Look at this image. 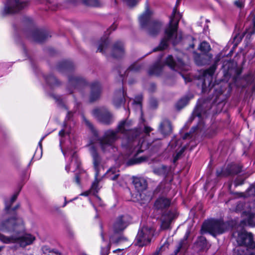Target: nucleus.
<instances>
[{
    "mask_svg": "<svg viewBox=\"0 0 255 255\" xmlns=\"http://www.w3.org/2000/svg\"><path fill=\"white\" fill-rule=\"evenodd\" d=\"M140 130L132 128L130 121L125 120L119 123L116 130H106L103 135L99 138L98 140L102 151L105 153L113 148L115 142L120 138L119 133L123 134L127 138L129 143L130 141H133V145L135 146L138 142L135 139L140 135Z\"/></svg>",
    "mask_w": 255,
    "mask_h": 255,
    "instance_id": "nucleus-1",
    "label": "nucleus"
},
{
    "mask_svg": "<svg viewBox=\"0 0 255 255\" xmlns=\"http://www.w3.org/2000/svg\"><path fill=\"white\" fill-rule=\"evenodd\" d=\"M181 17L180 14L179 12L177 13L176 8H174L172 15L170 17L168 27L164 31V37L161 40L159 46L154 48L153 51L166 49L169 41L172 42L173 45H176L181 40V36L177 35L178 23Z\"/></svg>",
    "mask_w": 255,
    "mask_h": 255,
    "instance_id": "nucleus-2",
    "label": "nucleus"
},
{
    "mask_svg": "<svg viewBox=\"0 0 255 255\" xmlns=\"http://www.w3.org/2000/svg\"><path fill=\"white\" fill-rule=\"evenodd\" d=\"M171 204V199L164 196L159 197L154 203V209L162 213L160 218V228L162 230L169 229L172 220L177 217V214L175 210L170 209L167 211Z\"/></svg>",
    "mask_w": 255,
    "mask_h": 255,
    "instance_id": "nucleus-3",
    "label": "nucleus"
},
{
    "mask_svg": "<svg viewBox=\"0 0 255 255\" xmlns=\"http://www.w3.org/2000/svg\"><path fill=\"white\" fill-rule=\"evenodd\" d=\"M161 145V142L158 139L154 140L151 143H148L144 139H140L133 148L134 157L127 161V165L130 166L146 161L148 158L147 156L138 157V155L147 149H150L152 152H155L158 151Z\"/></svg>",
    "mask_w": 255,
    "mask_h": 255,
    "instance_id": "nucleus-4",
    "label": "nucleus"
},
{
    "mask_svg": "<svg viewBox=\"0 0 255 255\" xmlns=\"http://www.w3.org/2000/svg\"><path fill=\"white\" fill-rule=\"evenodd\" d=\"M24 229V223L22 219L16 216L7 215L5 214L3 219L0 221V230L12 233H20Z\"/></svg>",
    "mask_w": 255,
    "mask_h": 255,
    "instance_id": "nucleus-5",
    "label": "nucleus"
},
{
    "mask_svg": "<svg viewBox=\"0 0 255 255\" xmlns=\"http://www.w3.org/2000/svg\"><path fill=\"white\" fill-rule=\"evenodd\" d=\"M151 14V12L147 7L139 17V22L141 28H145L149 35L155 36L159 33L162 24L158 20H150Z\"/></svg>",
    "mask_w": 255,
    "mask_h": 255,
    "instance_id": "nucleus-6",
    "label": "nucleus"
},
{
    "mask_svg": "<svg viewBox=\"0 0 255 255\" xmlns=\"http://www.w3.org/2000/svg\"><path fill=\"white\" fill-rule=\"evenodd\" d=\"M223 57L221 53L217 54L215 57L214 63L207 69L202 73L201 88L203 93L209 91L212 88V81L213 76L217 69L218 63Z\"/></svg>",
    "mask_w": 255,
    "mask_h": 255,
    "instance_id": "nucleus-7",
    "label": "nucleus"
},
{
    "mask_svg": "<svg viewBox=\"0 0 255 255\" xmlns=\"http://www.w3.org/2000/svg\"><path fill=\"white\" fill-rule=\"evenodd\" d=\"M24 229L20 233H16L15 235H11L10 237L0 234V241L5 244L17 243L21 247H25L32 243L35 237L30 234H24Z\"/></svg>",
    "mask_w": 255,
    "mask_h": 255,
    "instance_id": "nucleus-8",
    "label": "nucleus"
},
{
    "mask_svg": "<svg viewBox=\"0 0 255 255\" xmlns=\"http://www.w3.org/2000/svg\"><path fill=\"white\" fill-rule=\"evenodd\" d=\"M225 230V225L223 222L214 219L205 221L201 228V233H209L214 237L218 234H223Z\"/></svg>",
    "mask_w": 255,
    "mask_h": 255,
    "instance_id": "nucleus-9",
    "label": "nucleus"
},
{
    "mask_svg": "<svg viewBox=\"0 0 255 255\" xmlns=\"http://www.w3.org/2000/svg\"><path fill=\"white\" fill-rule=\"evenodd\" d=\"M186 59H188V57L185 55L182 58L178 57L177 61L174 60L172 56L169 55L166 58V63L171 69L178 71V74L181 76L187 82L190 81L189 78L184 77L181 73V71L188 70L187 66L185 64Z\"/></svg>",
    "mask_w": 255,
    "mask_h": 255,
    "instance_id": "nucleus-10",
    "label": "nucleus"
},
{
    "mask_svg": "<svg viewBox=\"0 0 255 255\" xmlns=\"http://www.w3.org/2000/svg\"><path fill=\"white\" fill-rule=\"evenodd\" d=\"M27 6L26 1L19 0H7L2 12L3 16L18 12Z\"/></svg>",
    "mask_w": 255,
    "mask_h": 255,
    "instance_id": "nucleus-11",
    "label": "nucleus"
},
{
    "mask_svg": "<svg viewBox=\"0 0 255 255\" xmlns=\"http://www.w3.org/2000/svg\"><path fill=\"white\" fill-rule=\"evenodd\" d=\"M153 235V230L146 226L140 228L136 237L137 244L140 247L146 246L148 244Z\"/></svg>",
    "mask_w": 255,
    "mask_h": 255,
    "instance_id": "nucleus-12",
    "label": "nucleus"
},
{
    "mask_svg": "<svg viewBox=\"0 0 255 255\" xmlns=\"http://www.w3.org/2000/svg\"><path fill=\"white\" fill-rule=\"evenodd\" d=\"M238 245L241 246H245L252 251L255 252V243L253 240V235L251 233H248L246 232H238V236L236 239Z\"/></svg>",
    "mask_w": 255,
    "mask_h": 255,
    "instance_id": "nucleus-13",
    "label": "nucleus"
},
{
    "mask_svg": "<svg viewBox=\"0 0 255 255\" xmlns=\"http://www.w3.org/2000/svg\"><path fill=\"white\" fill-rule=\"evenodd\" d=\"M201 102L197 105L194 110L192 117L193 119L197 117L199 119H204L207 116L209 111L212 108V103L211 100H204L201 103Z\"/></svg>",
    "mask_w": 255,
    "mask_h": 255,
    "instance_id": "nucleus-14",
    "label": "nucleus"
},
{
    "mask_svg": "<svg viewBox=\"0 0 255 255\" xmlns=\"http://www.w3.org/2000/svg\"><path fill=\"white\" fill-rule=\"evenodd\" d=\"M93 115L103 124L109 125L112 123L113 116L105 107L95 109L93 111Z\"/></svg>",
    "mask_w": 255,
    "mask_h": 255,
    "instance_id": "nucleus-15",
    "label": "nucleus"
},
{
    "mask_svg": "<svg viewBox=\"0 0 255 255\" xmlns=\"http://www.w3.org/2000/svg\"><path fill=\"white\" fill-rule=\"evenodd\" d=\"M87 85L86 80L82 77L77 75H72L68 78V91L72 93V90H80Z\"/></svg>",
    "mask_w": 255,
    "mask_h": 255,
    "instance_id": "nucleus-16",
    "label": "nucleus"
},
{
    "mask_svg": "<svg viewBox=\"0 0 255 255\" xmlns=\"http://www.w3.org/2000/svg\"><path fill=\"white\" fill-rule=\"evenodd\" d=\"M26 35L28 38L37 43L43 42L50 37L46 31L37 29H30L26 32Z\"/></svg>",
    "mask_w": 255,
    "mask_h": 255,
    "instance_id": "nucleus-17",
    "label": "nucleus"
},
{
    "mask_svg": "<svg viewBox=\"0 0 255 255\" xmlns=\"http://www.w3.org/2000/svg\"><path fill=\"white\" fill-rule=\"evenodd\" d=\"M90 86L89 101L91 103H93L100 99L102 91V88L101 84L97 81L92 83Z\"/></svg>",
    "mask_w": 255,
    "mask_h": 255,
    "instance_id": "nucleus-18",
    "label": "nucleus"
},
{
    "mask_svg": "<svg viewBox=\"0 0 255 255\" xmlns=\"http://www.w3.org/2000/svg\"><path fill=\"white\" fill-rule=\"evenodd\" d=\"M130 220V217L128 215L119 216L113 226L115 232L118 233L123 231L128 226Z\"/></svg>",
    "mask_w": 255,
    "mask_h": 255,
    "instance_id": "nucleus-19",
    "label": "nucleus"
},
{
    "mask_svg": "<svg viewBox=\"0 0 255 255\" xmlns=\"http://www.w3.org/2000/svg\"><path fill=\"white\" fill-rule=\"evenodd\" d=\"M18 192L15 193L10 199L5 201V214L7 215L16 216L17 215L16 210L19 208L20 205L17 204L14 207H11V205L15 201L18 195Z\"/></svg>",
    "mask_w": 255,
    "mask_h": 255,
    "instance_id": "nucleus-20",
    "label": "nucleus"
},
{
    "mask_svg": "<svg viewBox=\"0 0 255 255\" xmlns=\"http://www.w3.org/2000/svg\"><path fill=\"white\" fill-rule=\"evenodd\" d=\"M90 151L93 158L94 167L96 171L95 177L97 179L99 174V170L102 163V158L94 147H91Z\"/></svg>",
    "mask_w": 255,
    "mask_h": 255,
    "instance_id": "nucleus-21",
    "label": "nucleus"
},
{
    "mask_svg": "<svg viewBox=\"0 0 255 255\" xmlns=\"http://www.w3.org/2000/svg\"><path fill=\"white\" fill-rule=\"evenodd\" d=\"M125 55L124 44L121 41L115 42L112 48L111 56L115 59L122 58Z\"/></svg>",
    "mask_w": 255,
    "mask_h": 255,
    "instance_id": "nucleus-22",
    "label": "nucleus"
},
{
    "mask_svg": "<svg viewBox=\"0 0 255 255\" xmlns=\"http://www.w3.org/2000/svg\"><path fill=\"white\" fill-rule=\"evenodd\" d=\"M237 65L231 60L225 61L223 62L222 69L226 76H231L236 72Z\"/></svg>",
    "mask_w": 255,
    "mask_h": 255,
    "instance_id": "nucleus-23",
    "label": "nucleus"
},
{
    "mask_svg": "<svg viewBox=\"0 0 255 255\" xmlns=\"http://www.w3.org/2000/svg\"><path fill=\"white\" fill-rule=\"evenodd\" d=\"M125 102V94L124 89L117 91L113 98V104L116 108L120 107Z\"/></svg>",
    "mask_w": 255,
    "mask_h": 255,
    "instance_id": "nucleus-24",
    "label": "nucleus"
},
{
    "mask_svg": "<svg viewBox=\"0 0 255 255\" xmlns=\"http://www.w3.org/2000/svg\"><path fill=\"white\" fill-rule=\"evenodd\" d=\"M242 171V166L240 164L232 163L228 165L224 170V174L226 176L237 175Z\"/></svg>",
    "mask_w": 255,
    "mask_h": 255,
    "instance_id": "nucleus-25",
    "label": "nucleus"
},
{
    "mask_svg": "<svg viewBox=\"0 0 255 255\" xmlns=\"http://www.w3.org/2000/svg\"><path fill=\"white\" fill-rule=\"evenodd\" d=\"M212 58L213 55L212 54L203 53L202 54H200L196 53L194 60L198 65L202 66L208 64Z\"/></svg>",
    "mask_w": 255,
    "mask_h": 255,
    "instance_id": "nucleus-26",
    "label": "nucleus"
},
{
    "mask_svg": "<svg viewBox=\"0 0 255 255\" xmlns=\"http://www.w3.org/2000/svg\"><path fill=\"white\" fill-rule=\"evenodd\" d=\"M74 68V64L71 61L68 60L59 62L57 66V70L61 73L72 72Z\"/></svg>",
    "mask_w": 255,
    "mask_h": 255,
    "instance_id": "nucleus-27",
    "label": "nucleus"
},
{
    "mask_svg": "<svg viewBox=\"0 0 255 255\" xmlns=\"http://www.w3.org/2000/svg\"><path fill=\"white\" fill-rule=\"evenodd\" d=\"M159 130L164 135L170 134L172 131L171 122L168 120H163L159 125Z\"/></svg>",
    "mask_w": 255,
    "mask_h": 255,
    "instance_id": "nucleus-28",
    "label": "nucleus"
},
{
    "mask_svg": "<svg viewBox=\"0 0 255 255\" xmlns=\"http://www.w3.org/2000/svg\"><path fill=\"white\" fill-rule=\"evenodd\" d=\"M132 182L134 187L138 192L144 191L147 188V183L144 178L135 177L133 178Z\"/></svg>",
    "mask_w": 255,
    "mask_h": 255,
    "instance_id": "nucleus-29",
    "label": "nucleus"
},
{
    "mask_svg": "<svg viewBox=\"0 0 255 255\" xmlns=\"http://www.w3.org/2000/svg\"><path fill=\"white\" fill-rule=\"evenodd\" d=\"M169 171L170 168L163 165L160 167L155 168L153 170L155 173L159 175H163L165 177H166L168 175Z\"/></svg>",
    "mask_w": 255,
    "mask_h": 255,
    "instance_id": "nucleus-30",
    "label": "nucleus"
},
{
    "mask_svg": "<svg viewBox=\"0 0 255 255\" xmlns=\"http://www.w3.org/2000/svg\"><path fill=\"white\" fill-rule=\"evenodd\" d=\"M169 191V188L166 187L165 183L161 182L153 191V194L157 195L159 193L164 194Z\"/></svg>",
    "mask_w": 255,
    "mask_h": 255,
    "instance_id": "nucleus-31",
    "label": "nucleus"
},
{
    "mask_svg": "<svg viewBox=\"0 0 255 255\" xmlns=\"http://www.w3.org/2000/svg\"><path fill=\"white\" fill-rule=\"evenodd\" d=\"M162 70V67L159 63H156L153 65L149 70L148 73L149 75H158L160 74Z\"/></svg>",
    "mask_w": 255,
    "mask_h": 255,
    "instance_id": "nucleus-32",
    "label": "nucleus"
},
{
    "mask_svg": "<svg viewBox=\"0 0 255 255\" xmlns=\"http://www.w3.org/2000/svg\"><path fill=\"white\" fill-rule=\"evenodd\" d=\"M192 97L185 96L181 98L176 104V108L178 110L183 108L188 103Z\"/></svg>",
    "mask_w": 255,
    "mask_h": 255,
    "instance_id": "nucleus-33",
    "label": "nucleus"
},
{
    "mask_svg": "<svg viewBox=\"0 0 255 255\" xmlns=\"http://www.w3.org/2000/svg\"><path fill=\"white\" fill-rule=\"evenodd\" d=\"M109 43L110 41L108 38L102 39L101 42L99 44L98 50L100 52L105 53Z\"/></svg>",
    "mask_w": 255,
    "mask_h": 255,
    "instance_id": "nucleus-34",
    "label": "nucleus"
},
{
    "mask_svg": "<svg viewBox=\"0 0 255 255\" xmlns=\"http://www.w3.org/2000/svg\"><path fill=\"white\" fill-rule=\"evenodd\" d=\"M198 49L204 54H209V52L211 50L209 43L205 41L200 44Z\"/></svg>",
    "mask_w": 255,
    "mask_h": 255,
    "instance_id": "nucleus-35",
    "label": "nucleus"
},
{
    "mask_svg": "<svg viewBox=\"0 0 255 255\" xmlns=\"http://www.w3.org/2000/svg\"><path fill=\"white\" fill-rule=\"evenodd\" d=\"M45 78L46 82L51 86H58L60 85V83L58 80L52 75L47 76Z\"/></svg>",
    "mask_w": 255,
    "mask_h": 255,
    "instance_id": "nucleus-36",
    "label": "nucleus"
},
{
    "mask_svg": "<svg viewBox=\"0 0 255 255\" xmlns=\"http://www.w3.org/2000/svg\"><path fill=\"white\" fill-rule=\"evenodd\" d=\"M50 96L52 97L57 103L58 106L62 108H64L65 110H67V108L65 105L64 102L61 99V97L58 95H55L54 94H51Z\"/></svg>",
    "mask_w": 255,
    "mask_h": 255,
    "instance_id": "nucleus-37",
    "label": "nucleus"
},
{
    "mask_svg": "<svg viewBox=\"0 0 255 255\" xmlns=\"http://www.w3.org/2000/svg\"><path fill=\"white\" fill-rule=\"evenodd\" d=\"M115 168H111L108 170L106 172L107 177L109 178L110 180H116L118 179L119 174H115Z\"/></svg>",
    "mask_w": 255,
    "mask_h": 255,
    "instance_id": "nucleus-38",
    "label": "nucleus"
},
{
    "mask_svg": "<svg viewBox=\"0 0 255 255\" xmlns=\"http://www.w3.org/2000/svg\"><path fill=\"white\" fill-rule=\"evenodd\" d=\"M83 3L86 5L98 7L101 5L99 0H82Z\"/></svg>",
    "mask_w": 255,
    "mask_h": 255,
    "instance_id": "nucleus-39",
    "label": "nucleus"
},
{
    "mask_svg": "<svg viewBox=\"0 0 255 255\" xmlns=\"http://www.w3.org/2000/svg\"><path fill=\"white\" fill-rule=\"evenodd\" d=\"M248 248L240 247L235 250V254L236 255H248L249 252Z\"/></svg>",
    "mask_w": 255,
    "mask_h": 255,
    "instance_id": "nucleus-40",
    "label": "nucleus"
},
{
    "mask_svg": "<svg viewBox=\"0 0 255 255\" xmlns=\"http://www.w3.org/2000/svg\"><path fill=\"white\" fill-rule=\"evenodd\" d=\"M43 255H60L61 253L57 250L51 251L47 247H45L43 248Z\"/></svg>",
    "mask_w": 255,
    "mask_h": 255,
    "instance_id": "nucleus-41",
    "label": "nucleus"
},
{
    "mask_svg": "<svg viewBox=\"0 0 255 255\" xmlns=\"http://www.w3.org/2000/svg\"><path fill=\"white\" fill-rule=\"evenodd\" d=\"M186 147V146L182 147L179 151L177 152L175 155L173 156V162L174 163H176V162L181 157L182 154L185 151Z\"/></svg>",
    "mask_w": 255,
    "mask_h": 255,
    "instance_id": "nucleus-42",
    "label": "nucleus"
},
{
    "mask_svg": "<svg viewBox=\"0 0 255 255\" xmlns=\"http://www.w3.org/2000/svg\"><path fill=\"white\" fill-rule=\"evenodd\" d=\"M142 65L141 64L138 63H134L128 67V68L127 69V71L137 72L139 71L142 68Z\"/></svg>",
    "mask_w": 255,
    "mask_h": 255,
    "instance_id": "nucleus-43",
    "label": "nucleus"
},
{
    "mask_svg": "<svg viewBox=\"0 0 255 255\" xmlns=\"http://www.w3.org/2000/svg\"><path fill=\"white\" fill-rule=\"evenodd\" d=\"M246 32L250 35L255 33V19L253 20V26L247 29Z\"/></svg>",
    "mask_w": 255,
    "mask_h": 255,
    "instance_id": "nucleus-44",
    "label": "nucleus"
},
{
    "mask_svg": "<svg viewBox=\"0 0 255 255\" xmlns=\"http://www.w3.org/2000/svg\"><path fill=\"white\" fill-rule=\"evenodd\" d=\"M74 161V164L75 166L78 168L80 165V161L78 158V157L77 156V154L76 152H74L72 156V159L71 160V162H72L73 161Z\"/></svg>",
    "mask_w": 255,
    "mask_h": 255,
    "instance_id": "nucleus-45",
    "label": "nucleus"
},
{
    "mask_svg": "<svg viewBox=\"0 0 255 255\" xmlns=\"http://www.w3.org/2000/svg\"><path fill=\"white\" fill-rule=\"evenodd\" d=\"M248 224L252 226H255V214H251L248 219Z\"/></svg>",
    "mask_w": 255,
    "mask_h": 255,
    "instance_id": "nucleus-46",
    "label": "nucleus"
},
{
    "mask_svg": "<svg viewBox=\"0 0 255 255\" xmlns=\"http://www.w3.org/2000/svg\"><path fill=\"white\" fill-rule=\"evenodd\" d=\"M197 245L203 249L206 246V240L204 237H200L197 242Z\"/></svg>",
    "mask_w": 255,
    "mask_h": 255,
    "instance_id": "nucleus-47",
    "label": "nucleus"
},
{
    "mask_svg": "<svg viewBox=\"0 0 255 255\" xmlns=\"http://www.w3.org/2000/svg\"><path fill=\"white\" fill-rule=\"evenodd\" d=\"M110 245H107L106 247L101 248V255H108L110 252Z\"/></svg>",
    "mask_w": 255,
    "mask_h": 255,
    "instance_id": "nucleus-48",
    "label": "nucleus"
},
{
    "mask_svg": "<svg viewBox=\"0 0 255 255\" xmlns=\"http://www.w3.org/2000/svg\"><path fill=\"white\" fill-rule=\"evenodd\" d=\"M83 119L85 125L89 128L91 130L94 128L93 125L88 121L84 116H83Z\"/></svg>",
    "mask_w": 255,
    "mask_h": 255,
    "instance_id": "nucleus-49",
    "label": "nucleus"
},
{
    "mask_svg": "<svg viewBox=\"0 0 255 255\" xmlns=\"http://www.w3.org/2000/svg\"><path fill=\"white\" fill-rule=\"evenodd\" d=\"M234 3L236 6L239 8L241 9L244 7V3L242 1L236 0L234 1Z\"/></svg>",
    "mask_w": 255,
    "mask_h": 255,
    "instance_id": "nucleus-50",
    "label": "nucleus"
},
{
    "mask_svg": "<svg viewBox=\"0 0 255 255\" xmlns=\"http://www.w3.org/2000/svg\"><path fill=\"white\" fill-rule=\"evenodd\" d=\"M124 0L126 1L127 4L130 6H133L136 3V0Z\"/></svg>",
    "mask_w": 255,
    "mask_h": 255,
    "instance_id": "nucleus-51",
    "label": "nucleus"
},
{
    "mask_svg": "<svg viewBox=\"0 0 255 255\" xmlns=\"http://www.w3.org/2000/svg\"><path fill=\"white\" fill-rule=\"evenodd\" d=\"M152 128L149 127L145 126L143 129L144 132L146 134L148 135L150 131L152 130Z\"/></svg>",
    "mask_w": 255,
    "mask_h": 255,
    "instance_id": "nucleus-52",
    "label": "nucleus"
},
{
    "mask_svg": "<svg viewBox=\"0 0 255 255\" xmlns=\"http://www.w3.org/2000/svg\"><path fill=\"white\" fill-rule=\"evenodd\" d=\"M66 134H69V131L65 128L61 129L59 132V135L62 137L64 136Z\"/></svg>",
    "mask_w": 255,
    "mask_h": 255,
    "instance_id": "nucleus-53",
    "label": "nucleus"
},
{
    "mask_svg": "<svg viewBox=\"0 0 255 255\" xmlns=\"http://www.w3.org/2000/svg\"><path fill=\"white\" fill-rule=\"evenodd\" d=\"M150 103V106L152 108H156V107L157 106V103L155 100H154V99L151 100Z\"/></svg>",
    "mask_w": 255,
    "mask_h": 255,
    "instance_id": "nucleus-54",
    "label": "nucleus"
},
{
    "mask_svg": "<svg viewBox=\"0 0 255 255\" xmlns=\"http://www.w3.org/2000/svg\"><path fill=\"white\" fill-rule=\"evenodd\" d=\"M98 178V177L97 178ZM98 186V181L97 179L95 178V181L92 184V188L94 190H97V188Z\"/></svg>",
    "mask_w": 255,
    "mask_h": 255,
    "instance_id": "nucleus-55",
    "label": "nucleus"
},
{
    "mask_svg": "<svg viewBox=\"0 0 255 255\" xmlns=\"http://www.w3.org/2000/svg\"><path fill=\"white\" fill-rule=\"evenodd\" d=\"M75 181L76 183L77 184L80 185V176H79V174H76L75 175Z\"/></svg>",
    "mask_w": 255,
    "mask_h": 255,
    "instance_id": "nucleus-56",
    "label": "nucleus"
},
{
    "mask_svg": "<svg viewBox=\"0 0 255 255\" xmlns=\"http://www.w3.org/2000/svg\"><path fill=\"white\" fill-rule=\"evenodd\" d=\"M168 246H169V243L167 242H165L163 244V245L160 248L159 250H160V251L164 250L166 248H168Z\"/></svg>",
    "mask_w": 255,
    "mask_h": 255,
    "instance_id": "nucleus-57",
    "label": "nucleus"
},
{
    "mask_svg": "<svg viewBox=\"0 0 255 255\" xmlns=\"http://www.w3.org/2000/svg\"><path fill=\"white\" fill-rule=\"evenodd\" d=\"M224 170H217L216 171V174H217V176L218 177H219V176H221V175H223V176H226L224 174Z\"/></svg>",
    "mask_w": 255,
    "mask_h": 255,
    "instance_id": "nucleus-58",
    "label": "nucleus"
},
{
    "mask_svg": "<svg viewBox=\"0 0 255 255\" xmlns=\"http://www.w3.org/2000/svg\"><path fill=\"white\" fill-rule=\"evenodd\" d=\"M73 112L68 111L67 113V116H66V119L68 120H70L71 118H72V117H73Z\"/></svg>",
    "mask_w": 255,
    "mask_h": 255,
    "instance_id": "nucleus-59",
    "label": "nucleus"
},
{
    "mask_svg": "<svg viewBox=\"0 0 255 255\" xmlns=\"http://www.w3.org/2000/svg\"><path fill=\"white\" fill-rule=\"evenodd\" d=\"M142 98V97L141 96H139L137 97H136V99H137V101H134L133 103L136 104H137V105H140V100Z\"/></svg>",
    "mask_w": 255,
    "mask_h": 255,
    "instance_id": "nucleus-60",
    "label": "nucleus"
},
{
    "mask_svg": "<svg viewBox=\"0 0 255 255\" xmlns=\"http://www.w3.org/2000/svg\"><path fill=\"white\" fill-rule=\"evenodd\" d=\"M243 183H244V180H241L240 182L238 180L235 181V184H236V186L242 185L243 184Z\"/></svg>",
    "mask_w": 255,
    "mask_h": 255,
    "instance_id": "nucleus-61",
    "label": "nucleus"
},
{
    "mask_svg": "<svg viewBox=\"0 0 255 255\" xmlns=\"http://www.w3.org/2000/svg\"><path fill=\"white\" fill-rule=\"evenodd\" d=\"M117 28V25L114 23L109 28V30H115Z\"/></svg>",
    "mask_w": 255,
    "mask_h": 255,
    "instance_id": "nucleus-62",
    "label": "nucleus"
},
{
    "mask_svg": "<svg viewBox=\"0 0 255 255\" xmlns=\"http://www.w3.org/2000/svg\"><path fill=\"white\" fill-rule=\"evenodd\" d=\"M69 235L70 236V237L71 238H74V233L73 232V231H69Z\"/></svg>",
    "mask_w": 255,
    "mask_h": 255,
    "instance_id": "nucleus-63",
    "label": "nucleus"
},
{
    "mask_svg": "<svg viewBox=\"0 0 255 255\" xmlns=\"http://www.w3.org/2000/svg\"><path fill=\"white\" fill-rule=\"evenodd\" d=\"M190 134L189 133H186L184 136H183V139H185L187 138L189 136H190Z\"/></svg>",
    "mask_w": 255,
    "mask_h": 255,
    "instance_id": "nucleus-64",
    "label": "nucleus"
}]
</instances>
